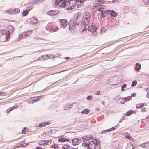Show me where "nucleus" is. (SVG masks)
<instances>
[{
    "label": "nucleus",
    "instance_id": "nucleus-1",
    "mask_svg": "<svg viewBox=\"0 0 149 149\" xmlns=\"http://www.w3.org/2000/svg\"><path fill=\"white\" fill-rule=\"evenodd\" d=\"M91 14L89 12H86L82 17V24L84 26H86L89 23L91 17Z\"/></svg>",
    "mask_w": 149,
    "mask_h": 149
},
{
    "label": "nucleus",
    "instance_id": "nucleus-2",
    "mask_svg": "<svg viewBox=\"0 0 149 149\" xmlns=\"http://www.w3.org/2000/svg\"><path fill=\"white\" fill-rule=\"evenodd\" d=\"M96 141V140L93 139H91V141H89L88 142H86V143H83L82 144L84 146H86L87 148H89L90 147H92L94 145V143Z\"/></svg>",
    "mask_w": 149,
    "mask_h": 149
},
{
    "label": "nucleus",
    "instance_id": "nucleus-3",
    "mask_svg": "<svg viewBox=\"0 0 149 149\" xmlns=\"http://www.w3.org/2000/svg\"><path fill=\"white\" fill-rule=\"evenodd\" d=\"M97 29V26L95 25H92L91 26H89L88 28V30L89 32L93 33L96 32V31Z\"/></svg>",
    "mask_w": 149,
    "mask_h": 149
},
{
    "label": "nucleus",
    "instance_id": "nucleus-4",
    "mask_svg": "<svg viewBox=\"0 0 149 149\" xmlns=\"http://www.w3.org/2000/svg\"><path fill=\"white\" fill-rule=\"evenodd\" d=\"M59 22L61 26L64 27H66L68 23L67 20L66 19H60Z\"/></svg>",
    "mask_w": 149,
    "mask_h": 149
},
{
    "label": "nucleus",
    "instance_id": "nucleus-5",
    "mask_svg": "<svg viewBox=\"0 0 149 149\" xmlns=\"http://www.w3.org/2000/svg\"><path fill=\"white\" fill-rule=\"evenodd\" d=\"M93 138L92 136L90 135L85 136L82 137L83 139V143H86L88 142V141L90 139H92Z\"/></svg>",
    "mask_w": 149,
    "mask_h": 149
},
{
    "label": "nucleus",
    "instance_id": "nucleus-6",
    "mask_svg": "<svg viewBox=\"0 0 149 149\" xmlns=\"http://www.w3.org/2000/svg\"><path fill=\"white\" fill-rule=\"evenodd\" d=\"M38 97H32L26 100V102L29 103H33L37 100Z\"/></svg>",
    "mask_w": 149,
    "mask_h": 149
},
{
    "label": "nucleus",
    "instance_id": "nucleus-7",
    "mask_svg": "<svg viewBox=\"0 0 149 149\" xmlns=\"http://www.w3.org/2000/svg\"><path fill=\"white\" fill-rule=\"evenodd\" d=\"M116 102L117 103H120L123 104L125 102V98H122L119 96H117L115 98Z\"/></svg>",
    "mask_w": 149,
    "mask_h": 149
},
{
    "label": "nucleus",
    "instance_id": "nucleus-8",
    "mask_svg": "<svg viewBox=\"0 0 149 149\" xmlns=\"http://www.w3.org/2000/svg\"><path fill=\"white\" fill-rule=\"evenodd\" d=\"M1 33L3 35H6V38L8 40V39L10 38V34H8V31L7 29H5V30H3L1 31Z\"/></svg>",
    "mask_w": 149,
    "mask_h": 149
},
{
    "label": "nucleus",
    "instance_id": "nucleus-9",
    "mask_svg": "<svg viewBox=\"0 0 149 149\" xmlns=\"http://www.w3.org/2000/svg\"><path fill=\"white\" fill-rule=\"evenodd\" d=\"M71 141H72V143L73 145H78L79 143H81V140L77 138H74Z\"/></svg>",
    "mask_w": 149,
    "mask_h": 149
},
{
    "label": "nucleus",
    "instance_id": "nucleus-10",
    "mask_svg": "<svg viewBox=\"0 0 149 149\" xmlns=\"http://www.w3.org/2000/svg\"><path fill=\"white\" fill-rule=\"evenodd\" d=\"M58 141L60 142H63L65 141L70 142L69 139L64 137L63 136H62L59 137L58 139Z\"/></svg>",
    "mask_w": 149,
    "mask_h": 149
},
{
    "label": "nucleus",
    "instance_id": "nucleus-11",
    "mask_svg": "<svg viewBox=\"0 0 149 149\" xmlns=\"http://www.w3.org/2000/svg\"><path fill=\"white\" fill-rule=\"evenodd\" d=\"M109 10H106L104 11H103L102 13H101V17L104 18L109 15Z\"/></svg>",
    "mask_w": 149,
    "mask_h": 149
},
{
    "label": "nucleus",
    "instance_id": "nucleus-12",
    "mask_svg": "<svg viewBox=\"0 0 149 149\" xmlns=\"http://www.w3.org/2000/svg\"><path fill=\"white\" fill-rule=\"evenodd\" d=\"M38 19L35 17H32L30 19V23L31 24H35L37 23Z\"/></svg>",
    "mask_w": 149,
    "mask_h": 149
},
{
    "label": "nucleus",
    "instance_id": "nucleus-13",
    "mask_svg": "<svg viewBox=\"0 0 149 149\" xmlns=\"http://www.w3.org/2000/svg\"><path fill=\"white\" fill-rule=\"evenodd\" d=\"M108 11H109V15H110L113 17H115L117 15V14L113 10H109Z\"/></svg>",
    "mask_w": 149,
    "mask_h": 149
},
{
    "label": "nucleus",
    "instance_id": "nucleus-14",
    "mask_svg": "<svg viewBox=\"0 0 149 149\" xmlns=\"http://www.w3.org/2000/svg\"><path fill=\"white\" fill-rule=\"evenodd\" d=\"M7 30L8 31L9 34H10L12 33L14 30V27L12 26H8Z\"/></svg>",
    "mask_w": 149,
    "mask_h": 149
},
{
    "label": "nucleus",
    "instance_id": "nucleus-15",
    "mask_svg": "<svg viewBox=\"0 0 149 149\" xmlns=\"http://www.w3.org/2000/svg\"><path fill=\"white\" fill-rule=\"evenodd\" d=\"M57 12L55 11L50 10V11L48 12L47 14L48 15H49L51 16H54L56 15Z\"/></svg>",
    "mask_w": 149,
    "mask_h": 149
},
{
    "label": "nucleus",
    "instance_id": "nucleus-16",
    "mask_svg": "<svg viewBox=\"0 0 149 149\" xmlns=\"http://www.w3.org/2000/svg\"><path fill=\"white\" fill-rule=\"evenodd\" d=\"M149 144L147 142H145L139 145V146L144 148H147L149 146Z\"/></svg>",
    "mask_w": 149,
    "mask_h": 149
},
{
    "label": "nucleus",
    "instance_id": "nucleus-17",
    "mask_svg": "<svg viewBox=\"0 0 149 149\" xmlns=\"http://www.w3.org/2000/svg\"><path fill=\"white\" fill-rule=\"evenodd\" d=\"M76 26L75 25V24L73 23L71 25H69V30L70 31H72L75 29Z\"/></svg>",
    "mask_w": 149,
    "mask_h": 149
},
{
    "label": "nucleus",
    "instance_id": "nucleus-18",
    "mask_svg": "<svg viewBox=\"0 0 149 149\" xmlns=\"http://www.w3.org/2000/svg\"><path fill=\"white\" fill-rule=\"evenodd\" d=\"M72 104H67L64 107V109L66 110L68 109H69L72 107Z\"/></svg>",
    "mask_w": 149,
    "mask_h": 149
},
{
    "label": "nucleus",
    "instance_id": "nucleus-19",
    "mask_svg": "<svg viewBox=\"0 0 149 149\" xmlns=\"http://www.w3.org/2000/svg\"><path fill=\"white\" fill-rule=\"evenodd\" d=\"M27 143H25V141L24 140H23L20 142V144L22 147H26L28 144Z\"/></svg>",
    "mask_w": 149,
    "mask_h": 149
},
{
    "label": "nucleus",
    "instance_id": "nucleus-20",
    "mask_svg": "<svg viewBox=\"0 0 149 149\" xmlns=\"http://www.w3.org/2000/svg\"><path fill=\"white\" fill-rule=\"evenodd\" d=\"M134 146L131 143L128 144L127 146L126 149H135Z\"/></svg>",
    "mask_w": 149,
    "mask_h": 149
},
{
    "label": "nucleus",
    "instance_id": "nucleus-21",
    "mask_svg": "<svg viewBox=\"0 0 149 149\" xmlns=\"http://www.w3.org/2000/svg\"><path fill=\"white\" fill-rule=\"evenodd\" d=\"M51 29L52 31L56 32L58 30V28L56 26H52Z\"/></svg>",
    "mask_w": 149,
    "mask_h": 149
},
{
    "label": "nucleus",
    "instance_id": "nucleus-22",
    "mask_svg": "<svg viewBox=\"0 0 149 149\" xmlns=\"http://www.w3.org/2000/svg\"><path fill=\"white\" fill-rule=\"evenodd\" d=\"M67 3H66V2L64 1H63L61 4V5H59V6H61V7L65 8L67 7Z\"/></svg>",
    "mask_w": 149,
    "mask_h": 149
},
{
    "label": "nucleus",
    "instance_id": "nucleus-23",
    "mask_svg": "<svg viewBox=\"0 0 149 149\" xmlns=\"http://www.w3.org/2000/svg\"><path fill=\"white\" fill-rule=\"evenodd\" d=\"M136 67L135 68V69L136 71H138L141 68V65L138 63H136Z\"/></svg>",
    "mask_w": 149,
    "mask_h": 149
},
{
    "label": "nucleus",
    "instance_id": "nucleus-24",
    "mask_svg": "<svg viewBox=\"0 0 149 149\" xmlns=\"http://www.w3.org/2000/svg\"><path fill=\"white\" fill-rule=\"evenodd\" d=\"M90 110L88 109H86L83 110L82 112L81 113L83 114H87L88 113L90 112Z\"/></svg>",
    "mask_w": 149,
    "mask_h": 149
},
{
    "label": "nucleus",
    "instance_id": "nucleus-25",
    "mask_svg": "<svg viewBox=\"0 0 149 149\" xmlns=\"http://www.w3.org/2000/svg\"><path fill=\"white\" fill-rule=\"evenodd\" d=\"M63 0H56L55 1V4L56 5H58L59 6Z\"/></svg>",
    "mask_w": 149,
    "mask_h": 149
},
{
    "label": "nucleus",
    "instance_id": "nucleus-26",
    "mask_svg": "<svg viewBox=\"0 0 149 149\" xmlns=\"http://www.w3.org/2000/svg\"><path fill=\"white\" fill-rule=\"evenodd\" d=\"M102 77L103 76L102 75H99L96 77L95 79L96 81H98L102 79Z\"/></svg>",
    "mask_w": 149,
    "mask_h": 149
},
{
    "label": "nucleus",
    "instance_id": "nucleus-27",
    "mask_svg": "<svg viewBox=\"0 0 149 149\" xmlns=\"http://www.w3.org/2000/svg\"><path fill=\"white\" fill-rule=\"evenodd\" d=\"M38 144L39 145H46V140H41L40 141L38 142Z\"/></svg>",
    "mask_w": 149,
    "mask_h": 149
},
{
    "label": "nucleus",
    "instance_id": "nucleus-28",
    "mask_svg": "<svg viewBox=\"0 0 149 149\" xmlns=\"http://www.w3.org/2000/svg\"><path fill=\"white\" fill-rule=\"evenodd\" d=\"M69 146L67 144H64L63 145L62 149H68Z\"/></svg>",
    "mask_w": 149,
    "mask_h": 149
},
{
    "label": "nucleus",
    "instance_id": "nucleus-29",
    "mask_svg": "<svg viewBox=\"0 0 149 149\" xmlns=\"http://www.w3.org/2000/svg\"><path fill=\"white\" fill-rule=\"evenodd\" d=\"M125 136L126 138L129 139L130 140L132 141L133 140L131 136L129 134H128V133H127L126 134H125Z\"/></svg>",
    "mask_w": 149,
    "mask_h": 149
},
{
    "label": "nucleus",
    "instance_id": "nucleus-30",
    "mask_svg": "<svg viewBox=\"0 0 149 149\" xmlns=\"http://www.w3.org/2000/svg\"><path fill=\"white\" fill-rule=\"evenodd\" d=\"M27 35V34L25 33H22L19 35V37L20 38H24L26 37Z\"/></svg>",
    "mask_w": 149,
    "mask_h": 149
},
{
    "label": "nucleus",
    "instance_id": "nucleus-31",
    "mask_svg": "<svg viewBox=\"0 0 149 149\" xmlns=\"http://www.w3.org/2000/svg\"><path fill=\"white\" fill-rule=\"evenodd\" d=\"M144 104V103H142L137 104L136 105V107L137 108H141L143 106Z\"/></svg>",
    "mask_w": 149,
    "mask_h": 149
},
{
    "label": "nucleus",
    "instance_id": "nucleus-32",
    "mask_svg": "<svg viewBox=\"0 0 149 149\" xmlns=\"http://www.w3.org/2000/svg\"><path fill=\"white\" fill-rule=\"evenodd\" d=\"M28 13V10H24L22 12V14L24 16H26L27 15Z\"/></svg>",
    "mask_w": 149,
    "mask_h": 149
},
{
    "label": "nucleus",
    "instance_id": "nucleus-33",
    "mask_svg": "<svg viewBox=\"0 0 149 149\" xmlns=\"http://www.w3.org/2000/svg\"><path fill=\"white\" fill-rule=\"evenodd\" d=\"M133 112V111L132 110H130L126 112V113H125V115L126 116H130L132 114Z\"/></svg>",
    "mask_w": 149,
    "mask_h": 149
},
{
    "label": "nucleus",
    "instance_id": "nucleus-34",
    "mask_svg": "<svg viewBox=\"0 0 149 149\" xmlns=\"http://www.w3.org/2000/svg\"><path fill=\"white\" fill-rule=\"evenodd\" d=\"M52 140L49 139L47 140H46V145H50L51 144Z\"/></svg>",
    "mask_w": 149,
    "mask_h": 149
},
{
    "label": "nucleus",
    "instance_id": "nucleus-35",
    "mask_svg": "<svg viewBox=\"0 0 149 149\" xmlns=\"http://www.w3.org/2000/svg\"><path fill=\"white\" fill-rule=\"evenodd\" d=\"M100 145L99 143H98L97 141L96 140V141L95 143H94V148L96 149V146H99Z\"/></svg>",
    "mask_w": 149,
    "mask_h": 149
},
{
    "label": "nucleus",
    "instance_id": "nucleus-36",
    "mask_svg": "<svg viewBox=\"0 0 149 149\" xmlns=\"http://www.w3.org/2000/svg\"><path fill=\"white\" fill-rule=\"evenodd\" d=\"M127 85L126 84H124L121 86V91H124V88L127 86Z\"/></svg>",
    "mask_w": 149,
    "mask_h": 149
},
{
    "label": "nucleus",
    "instance_id": "nucleus-37",
    "mask_svg": "<svg viewBox=\"0 0 149 149\" xmlns=\"http://www.w3.org/2000/svg\"><path fill=\"white\" fill-rule=\"evenodd\" d=\"M137 84V82L136 80L133 81L132 83L131 86H134L136 85Z\"/></svg>",
    "mask_w": 149,
    "mask_h": 149
},
{
    "label": "nucleus",
    "instance_id": "nucleus-38",
    "mask_svg": "<svg viewBox=\"0 0 149 149\" xmlns=\"http://www.w3.org/2000/svg\"><path fill=\"white\" fill-rule=\"evenodd\" d=\"M44 0H35V2L38 4L43 2Z\"/></svg>",
    "mask_w": 149,
    "mask_h": 149
},
{
    "label": "nucleus",
    "instance_id": "nucleus-39",
    "mask_svg": "<svg viewBox=\"0 0 149 149\" xmlns=\"http://www.w3.org/2000/svg\"><path fill=\"white\" fill-rule=\"evenodd\" d=\"M18 107V105L17 104H15L12 107H11L10 108V109H11V110H13L15 109V108H17Z\"/></svg>",
    "mask_w": 149,
    "mask_h": 149
},
{
    "label": "nucleus",
    "instance_id": "nucleus-40",
    "mask_svg": "<svg viewBox=\"0 0 149 149\" xmlns=\"http://www.w3.org/2000/svg\"><path fill=\"white\" fill-rule=\"evenodd\" d=\"M27 129L26 127L24 128L22 131V133L23 134H25L26 133V132L27 131Z\"/></svg>",
    "mask_w": 149,
    "mask_h": 149
},
{
    "label": "nucleus",
    "instance_id": "nucleus-41",
    "mask_svg": "<svg viewBox=\"0 0 149 149\" xmlns=\"http://www.w3.org/2000/svg\"><path fill=\"white\" fill-rule=\"evenodd\" d=\"M56 56H54L53 55H48V59H50L53 58H54L56 57Z\"/></svg>",
    "mask_w": 149,
    "mask_h": 149
},
{
    "label": "nucleus",
    "instance_id": "nucleus-42",
    "mask_svg": "<svg viewBox=\"0 0 149 149\" xmlns=\"http://www.w3.org/2000/svg\"><path fill=\"white\" fill-rule=\"evenodd\" d=\"M131 99V97L130 96H129L125 98V102L126 101H128Z\"/></svg>",
    "mask_w": 149,
    "mask_h": 149
},
{
    "label": "nucleus",
    "instance_id": "nucleus-43",
    "mask_svg": "<svg viewBox=\"0 0 149 149\" xmlns=\"http://www.w3.org/2000/svg\"><path fill=\"white\" fill-rule=\"evenodd\" d=\"M45 126V122H42V123L39 124L38 127H41V126L44 127Z\"/></svg>",
    "mask_w": 149,
    "mask_h": 149
},
{
    "label": "nucleus",
    "instance_id": "nucleus-44",
    "mask_svg": "<svg viewBox=\"0 0 149 149\" xmlns=\"http://www.w3.org/2000/svg\"><path fill=\"white\" fill-rule=\"evenodd\" d=\"M11 14H16V10H15V9H11Z\"/></svg>",
    "mask_w": 149,
    "mask_h": 149
},
{
    "label": "nucleus",
    "instance_id": "nucleus-45",
    "mask_svg": "<svg viewBox=\"0 0 149 149\" xmlns=\"http://www.w3.org/2000/svg\"><path fill=\"white\" fill-rule=\"evenodd\" d=\"M72 0H63V1L66 2V3H67V5H68V4H70L71 3H70L69 2Z\"/></svg>",
    "mask_w": 149,
    "mask_h": 149
},
{
    "label": "nucleus",
    "instance_id": "nucleus-46",
    "mask_svg": "<svg viewBox=\"0 0 149 149\" xmlns=\"http://www.w3.org/2000/svg\"><path fill=\"white\" fill-rule=\"evenodd\" d=\"M49 131L48 132L49 133L50 132L52 134L54 133L55 132V131L54 129H51L49 130Z\"/></svg>",
    "mask_w": 149,
    "mask_h": 149
},
{
    "label": "nucleus",
    "instance_id": "nucleus-47",
    "mask_svg": "<svg viewBox=\"0 0 149 149\" xmlns=\"http://www.w3.org/2000/svg\"><path fill=\"white\" fill-rule=\"evenodd\" d=\"M44 57V56H43V55H41L38 57V60L42 61L43 60Z\"/></svg>",
    "mask_w": 149,
    "mask_h": 149
},
{
    "label": "nucleus",
    "instance_id": "nucleus-48",
    "mask_svg": "<svg viewBox=\"0 0 149 149\" xmlns=\"http://www.w3.org/2000/svg\"><path fill=\"white\" fill-rule=\"evenodd\" d=\"M11 9H8L6 11V13H8L9 14H11Z\"/></svg>",
    "mask_w": 149,
    "mask_h": 149
},
{
    "label": "nucleus",
    "instance_id": "nucleus-49",
    "mask_svg": "<svg viewBox=\"0 0 149 149\" xmlns=\"http://www.w3.org/2000/svg\"><path fill=\"white\" fill-rule=\"evenodd\" d=\"M74 6L73 5L70 6V7L67 8V9L69 10H71L74 8Z\"/></svg>",
    "mask_w": 149,
    "mask_h": 149
},
{
    "label": "nucleus",
    "instance_id": "nucleus-50",
    "mask_svg": "<svg viewBox=\"0 0 149 149\" xmlns=\"http://www.w3.org/2000/svg\"><path fill=\"white\" fill-rule=\"evenodd\" d=\"M33 8V6L32 5L30 7H28L27 8L26 10H28L30 11V10Z\"/></svg>",
    "mask_w": 149,
    "mask_h": 149
},
{
    "label": "nucleus",
    "instance_id": "nucleus-51",
    "mask_svg": "<svg viewBox=\"0 0 149 149\" xmlns=\"http://www.w3.org/2000/svg\"><path fill=\"white\" fill-rule=\"evenodd\" d=\"M44 57H43V60H45L48 59V55H44L43 56Z\"/></svg>",
    "mask_w": 149,
    "mask_h": 149
},
{
    "label": "nucleus",
    "instance_id": "nucleus-52",
    "mask_svg": "<svg viewBox=\"0 0 149 149\" xmlns=\"http://www.w3.org/2000/svg\"><path fill=\"white\" fill-rule=\"evenodd\" d=\"M74 24H75V25L76 26V25H79V22L78 21H75L73 22Z\"/></svg>",
    "mask_w": 149,
    "mask_h": 149
},
{
    "label": "nucleus",
    "instance_id": "nucleus-53",
    "mask_svg": "<svg viewBox=\"0 0 149 149\" xmlns=\"http://www.w3.org/2000/svg\"><path fill=\"white\" fill-rule=\"evenodd\" d=\"M144 3L147 5H149V0H145L144 1Z\"/></svg>",
    "mask_w": 149,
    "mask_h": 149
},
{
    "label": "nucleus",
    "instance_id": "nucleus-54",
    "mask_svg": "<svg viewBox=\"0 0 149 149\" xmlns=\"http://www.w3.org/2000/svg\"><path fill=\"white\" fill-rule=\"evenodd\" d=\"M103 10L104 9L103 8H100L98 9V10L100 12H101V13H102L103 11Z\"/></svg>",
    "mask_w": 149,
    "mask_h": 149
},
{
    "label": "nucleus",
    "instance_id": "nucleus-55",
    "mask_svg": "<svg viewBox=\"0 0 149 149\" xmlns=\"http://www.w3.org/2000/svg\"><path fill=\"white\" fill-rule=\"evenodd\" d=\"M141 112H145L146 111V108L145 107L142 108L141 109Z\"/></svg>",
    "mask_w": 149,
    "mask_h": 149
},
{
    "label": "nucleus",
    "instance_id": "nucleus-56",
    "mask_svg": "<svg viewBox=\"0 0 149 149\" xmlns=\"http://www.w3.org/2000/svg\"><path fill=\"white\" fill-rule=\"evenodd\" d=\"M87 99L88 100H90L92 99V97L91 96H88L87 97Z\"/></svg>",
    "mask_w": 149,
    "mask_h": 149
},
{
    "label": "nucleus",
    "instance_id": "nucleus-57",
    "mask_svg": "<svg viewBox=\"0 0 149 149\" xmlns=\"http://www.w3.org/2000/svg\"><path fill=\"white\" fill-rule=\"evenodd\" d=\"M50 123H51V122H49V121L47 122H45V126H46L50 124Z\"/></svg>",
    "mask_w": 149,
    "mask_h": 149
},
{
    "label": "nucleus",
    "instance_id": "nucleus-58",
    "mask_svg": "<svg viewBox=\"0 0 149 149\" xmlns=\"http://www.w3.org/2000/svg\"><path fill=\"white\" fill-rule=\"evenodd\" d=\"M15 10H16V13H19V12L20 10L19 9L15 8Z\"/></svg>",
    "mask_w": 149,
    "mask_h": 149
},
{
    "label": "nucleus",
    "instance_id": "nucleus-59",
    "mask_svg": "<svg viewBox=\"0 0 149 149\" xmlns=\"http://www.w3.org/2000/svg\"><path fill=\"white\" fill-rule=\"evenodd\" d=\"M107 132L106 130H104L101 131V133H104Z\"/></svg>",
    "mask_w": 149,
    "mask_h": 149
},
{
    "label": "nucleus",
    "instance_id": "nucleus-60",
    "mask_svg": "<svg viewBox=\"0 0 149 149\" xmlns=\"http://www.w3.org/2000/svg\"><path fill=\"white\" fill-rule=\"evenodd\" d=\"M100 91H98L95 94L97 95H99L100 94Z\"/></svg>",
    "mask_w": 149,
    "mask_h": 149
},
{
    "label": "nucleus",
    "instance_id": "nucleus-61",
    "mask_svg": "<svg viewBox=\"0 0 149 149\" xmlns=\"http://www.w3.org/2000/svg\"><path fill=\"white\" fill-rule=\"evenodd\" d=\"M136 95V93H132L131 94V97H134Z\"/></svg>",
    "mask_w": 149,
    "mask_h": 149
},
{
    "label": "nucleus",
    "instance_id": "nucleus-62",
    "mask_svg": "<svg viewBox=\"0 0 149 149\" xmlns=\"http://www.w3.org/2000/svg\"><path fill=\"white\" fill-rule=\"evenodd\" d=\"M11 111V109H10V108H9L6 110V112L7 113H8Z\"/></svg>",
    "mask_w": 149,
    "mask_h": 149
},
{
    "label": "nucleus",
    "instance_id": "nucleus-63",
    "mask_svg": "<svg viewBox=\"0 0 149 149\" xmlns=\"http://www.w3.org/2000/svg\"><path fill=\"white\" fill-rule=\"evenodd\" d=\"M35 149H42V148L40 147H36Z\"/></svg>",
    "mask_w": 149,
    "mask_h": 149
},
{
    "label": "nucleus",
    "instance_id": "nucleus-64",
    "mask_svg": "<svg viewBox=\"0 0 149 149\" xmlns=\"http://www.w3.org/2000/svg\"><path fill=\"white\" fill-rule=\"evenodd\" d=\"M118 0H113L112 2L114 3H116Z\"/></svg>",
    "mask_w": 149,
    "mask_h": 149
}]
</instances>
